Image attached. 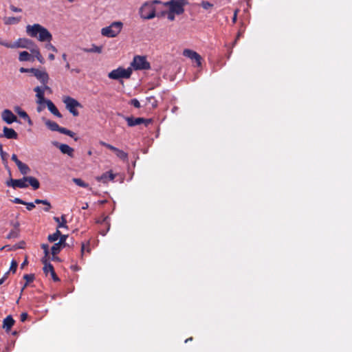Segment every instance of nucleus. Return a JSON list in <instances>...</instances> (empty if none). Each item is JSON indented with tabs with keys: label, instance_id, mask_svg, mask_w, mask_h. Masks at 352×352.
<instances>
[{
	"label": "nucleus",
	"instance_id": "obj_1",
	"mask_svg": "<svg viewBox=\"0 0 352 352\" xmlns=\"http://www.w3.org/2000/svg\"><path fill=\"white\" fill-rule=\"evenodd\" d=\"M26 33L32 38H36L41 42H47L45 47L48 50L57 52V49L50 42L52 40V35L50 31L38 23L34 25H28L26 26Z\"/></svg>",
	"mask_w": 352,
	"mask_h": 352
},
{
	"label": "nucleus",
	"instance_id": "obj_2",
	"mask_svg": "<svg viewBox=\"0 0 352 352\" xmlns=\"http://www.w3.org/2000/svg\"><path fill=\"white\" fill-rule=\"evenodd\" d=\"M27 182L29 183V184L33 188L34 190H37L40 187V183L38 180L32 176L23 177L22 179H10V180L7 181L6 185L8 186H12L14 188H24L28 186Z\"/></svg>",
	"mask_w": 352,
	"mask_h": 352
},
{
	"label": "nucleus",
	"instance_id": "obj_3",
	"mask_svg": "<svg viewBox=\"0 0 352 352\" xmlns=\"http://www.w3.org/2000/svg\"><path fill=\"white\" fill-rule=\"evenodd\" d=\"M159 0L148 1L143 3L140 8V16L144 19H151L155 16V4L160 3Z\"/></svg>",
	"mask_w": 352,
	"mask_h": 352
},
{
	"label": "nucleus",
	"instance_id": "obj_4",
	"mask_svg": "<svg viewBox=\"0 0 352 352\" xmlns=\"http://www.w3.org/2000/svg\"><path fill=\"white\" fill-rule=\"evenodd\" d=\"M123 23L120 21L113 22L109 26L102 28L101 34L104 36L112 38L116 36L122 30Z\"/></svg>",
	"mask_w": 352,
	"mask_h": 352
},
{
	"label": "nucleus",
	"instance_id": "obj_5",
	"mask_svg": "<svg viewBox=\"0 0 352 352\" xmlns=\"http://www.w3.org/2000/svg\"><path fill=\"white\" fill-rule=\"evenodd\" d=\"M131 74L132 69L131 67L124 69L122 67H119L118 68L113 69L111 72H109L108 74V77L110 79L113 80H119L120 78L128 79L131 77Z\"/></svg>",
	"mask_w": 352,
	"mask_h": 352
},
{
	"label": "nucleus",
	"instance_id": "obj_6",
	"mask_svg": "<svg viewBox=\"0 0 352 352\" xmlns=\"http://www.w3.org/2000/svg\"><path fill=\"white\" fill-rule=\"evenodd\" d=\"M188 4L187 0H170L164 3L166 6L169 7V10L177 15L182 14L184 12V7Z\"/></svg>",
	"mask_w": 352,
	"mask_h": 352
},
{
	"label": "nucleus",
	"instance_id": "obj_7",
	"mask_svg": "<svg viewBox=\"0 0 352 352\" xmlns=\"http://www.w3.org/2000/svg\"><path fill=\"white\" fill-rule=\"evenodd\" d=\"M63 102L66 106V109L74 116H78L79 115L78 111L76 109L77 107H82L80 103L76 99L70 96H65L63 99Z\"/></svg>",
	"mask_w": 352,
	"mask_h": 352
},
{
	"label": "nucleus",
	"instance_id": "obj_8",
	"mask_svg": "<svg viewBox=\"0 0 352 352\" xmlns=\"http://www.w3.org/2000/svg\"><path fill=\"white\" fill-rule=\"evenodd\" d=\"M131 67L135 70H146L151 68L150 63L146 60L145 56H135L133 58Z\"/></svg>",
	"mask_w": 352,
	"mask_h": 352
},
{
	"label": "nucleus",
	"instance_id": "obj_9",
	"mask_svg": "<svg viewBox=\"0 0 352 352\" xmlns=\"http://www.w3.org/2000/svg\"><path fill=\"white\" fill-rule=\"evenodd\" d=\"M34 91L36 93V96L37 98L36 102L38 104L37 107V111L41 112L44 109V103L46 102L47 100L45 99V91L41 89V87H36Z\"/></svg>",
	"mask_w": 352,
	"mask_h": 352
},
{
	"label": "nucleus",
	"instance_id": "obj_10",
	"mask_svg": "<svg viewBox=\"0 0 352 352\" xmlns=\"http://www.w3.org/2000/svg\"><path fill=\"white\" fill-rule=\"evenodd\" d=\"M31 73L41 82V84H47L49 80L48 74L43 70L30 68Z\"/></svg>",
	"mask_w": 352,
	"mask_h": 352
},
{
	"label": "nucleus",
	"instance_id": "obj_11",
	"mask_svg": "<svg viewBox=\"0 0 352 352\" xmlns=\"http://www.w3.org/2000/svg\"><path fill=\"white\" fill-rule=\"evenodd\" d=\"M125 120L129 126H134L142 124L147 125L151 122L150 120L144 118L126 117Z\"/></svg>",
	"mask_w": 352,
	"mask_h": 352
},
{
	"label": "nucleus",
	"instance_id": "obj_12",
	"mask_svg": "<svg viewBox=\"0 0 352 352\" xmlns=\"http://www.w3.org/2000/svg\"><path fill=\"white\" fill-rule=\"evenodd\" d=\"M34 204H42L45 205V206H46V207L44 208V210L45 212H49L50 210L52 208V206H51L50 203L47 200H46V199L43 200V199H35L34 203H33V202H25V204H24L23 205L26 206V208H27V209L28 210H32L33 208H35Z\"/></svg>",
	"mask_w": 352,
	"mask_h": 352
},
{
	"label": "nucleus",
	"instance_id": "obj_13",
	"mask_svg": "<svg viewBox=\"0 0 352 352\" xmlns=\"http://www.w3.org/2000/svg\"><path fill=\"white\" fill-rule=\"evenodd\" d=\"M183 55L186 57L190 58L192 60H195L198 67H200L201 65V57L196 52L189 49H186L183 52Z\"/></svg>",
	"mask_w": 352,
	"mask_h": 352
},
{
	"label": "nucleus",
	"instance_id": "obj_14",
	"mask_svg": "<svg viewBox=\"0 0 352 352\" xmlns=\"http://www.w3.org/2000/svg\"><path fill=\"white\" fill-rule=\"evenodd\" d=\"M16 44H17V47L26 48L30 52L37 46L34 41L29 38H19L18 41L16 42Z\"/></svg>",
	"mask_w": 352,
	"mask_h": 352
},
{
	"label": "nucleus",
	"instance_id": "obj_15",
	"mask_svg": "<svg viewBox=\"0 0 352 352\" xmlns=\"http://www.w3.org/2000/svg\"><path fill=\"white\" fill-rule=\"evenodd\" d=\"M54 145L60 149L62 153L66 154L70 157H74V149L66 144H60L54 142Z\"/></svg>",
	"mask_w": 352,
	"mask_h": 352
},
{
	"label": "nucleus",
	"instance_id": "obj_16",
	"mask_svg": "<svg viewBox=\"0 0 352 352\" xmlns=\"http://www.w3.org/2000/svg\"><path fill=\"white\" fill-rule=\"evenodd\" d=\"M1 118L8 124L17 121V117L9 109H5L2 111Z\"/></svg>",
	"mask_w": 352,
	"mask_h": 352
},
{
	"label": "nucleus",
	"instance_id": "obj_17",
	"mask_svg": "<svg viewBox=\"0 0 352 352\" xmlns=\"http://www.w3.org/2000/svg\"><path fill=\"white\" fill-rule=\"evenodd\" d=\"M116 177V175L113 173L112 170L104 173L100 176L96 177V179L99 182L107 184L109 181H113Z\"/></svg>",
	"mask_w": 352,
	"mask_h": 352
},
{
	"label": "nucleus",
	"instance_id": "obj_18",
	"mask_svg": "<svg viewBox=\"0 0 352 352\" xmlns=\"http://www.w3.org/2000/svg\"><path fill=\"white\" fill-rule=\"evenodd\" d=\"M3 134H0V138L5 137L8 139H17L18 133L12 128L4 126L3 129Z\"/></svg>",
	"mask_w": 352,
	"mask_h": 352
},
{
	"label": "nucleus",
	"instance_id": "obj_19",
	"mask_svg": "<svg viewBox=\"0 0 352 352\" xmlns=\"http://www.w3.org/2000/svg\"><path fill=\"white\" fill-rule=\"evenodd\" d=\"M14 320L12 317V316H8L6 318L3 319V328L5 329L6 332L10 331L12 326L14 324Z\"/></svg>",
	"mask_w": 352,
	"mask_h": 352
},
{
	"label": "nucleus",
	"instance_id": "obj_20",
	"mask_svg": "<svg viewBox=\"0 0 352 352\" xmlns=\"http://www.w3.org/2000/svg\"><path fill=\"white\" fill-rule=\"evenodd\" d=\"M45 104L49 111L55 116L58 118H62V114L59 112L54 104L50 100H47Z\"/></svg>",
	"mask_w": 352,
	"mask_h": 352
},
{
	"label": "nucleus",
	"instance_id": "obj_21",
	"mask_svg": "<svg viewBox=\"0 0 352 352\" xmlns=\"http://www.w3.org/2000/svg\"><path fill=\"white\" fill-rule=\"evenodd\" d=\"M45 125L47 126L49 129H50L52 131H58L61 132V129L63 127L59 126V125L54 121H52L50 120H47L45 122Z\"/></svg>",
	"mask_w": 352,
	"mask_h": 352
},
{
	"label": "nucleus",
	"instance_id": "obj_22",
	"mask_svg": "<svg viewBox=\"0 0 352 352\" xmlns=\"http://www.w3.org/2000/svg\"><path fill=\"white\" fill-rule=\"evenodd\" d=\"M19 60L20 61H34V58L28 52L23 51L20 52Z\"/></svg>",
	"mask_w": 352,
	"mask_h": 352
},
{
	"label": "nucleus",
	"instance_id": "obj_23",
	"mask_svg": "<svg viewBox=\"0 0 352 352\" xmlns=\"http://www.w3.org/2000/svg\"><path fill=\"white\" fill-rule=\"evenodd\" d=\"M54 220L58 223V228H67L66 216L63 214L60 218L57 217H54Z\"/></svg>",
	"mask_w": 352,
	"mask_h": 352
},
{
	"label": "nucleus",
	"instance_id": "obj_24",
	"mask_svg": "<svg viewBox=\"0 0 352 352\" xmlns=\"http://www.w3.org/2000/svg\"><path fill=\"white\" fill-rule=\"evenodd\" d=\"M113 152L116 154V155L119 159H120L124 162L128 161V158H129L128 153L124 152V151L116 148V150Z\"/></svg>",
	"mask_w": 352,
	"mask_h": 352
},
{
	"label": "nucleus",
	"instance_id": "obj_25",
	"mask_svg": "<svg viewBox=\"0 0 352 352\" xmlns=\"http://www.w3.org/2000/svg\"><path fill=\"white\" fill-rule=\"evenodd\" d=\"M16 166L19 170H20L21 173L23 175L28 174L30 170L29 166L27 164L23 163L22 162H19Z\"/></svg>",
	"mask_w": 352,
	"mask_h": 352
},
{
	"label": "nucleus",
	"instance_id": "obj_26",
	"mask_svg": "<svg viewBox=\"0 0 352 352\" xmlns=\"http://www.w3.org/2000/svg\"><path fill=\"white\" fill-rule=\"evenodd\" d=\"M18 227H19V223H16V225L14 226V228L12 229L8 234L7 239H15L19 236V230Z\"/></svg>",
	"mask_w": 352,
	"mask_h": 352
},
{
	"label": "nucleus",
	"instance_id": "obj_27",
	"mask_svg": "<svg viewBox=\"0 0 352 352\" xmlns=\"http://www.w3.org/2000/svg\"><path fill=\"white\" fill-rule=\"evenodd\" d=\"M31 53L32 54V55L34 56H35L36 58V59L41 63H44V58L42 56V55L40 53V51H39V49L38 47L36 46V47H34V49L32 50V52Z\"/></svg>",
	"mask_w": 352,
	"mask_h": 352
},
{
	"label": "nucleus",
	"instance_id": "obj_28",
	"mask_svg": "<svg viewBox=\"0 0 352 352\" xmlns=\"http://www.w3.org/2000/svg\"><path fill=\"white\" fill-rule=\"evenodd\" d=\"M23 278L26 280V283H25V285H23V287H22L21 289V292H23V291L24 290V289L28 286V285L30 283H32L33 282V280H34V275L32 274H25L23 276Z\"/></svg>",
	"mask_w": 352,
	"mask_h": 352
},
{
	"label": "nucleus",
	"instance_id": "obj_29",
	"mask_svg": "<svg viewBox=\"0 0 352 352\" xmlns=\"http://www.w3.org/2000/svg\"><path fill=\"white\" fill-rule=\"evenodd\" d=\"M60 236H61V232L58 229H57L56 231L54 234H50L48 236L47 239L50 242H54V241H57L58 239H60Z\"/></svg>",
	"mask_w": 352,
	"mask_h": 352
},
{
	"label": "nucleus",
	"instance_id": "obj_30",
	"mask_svg": "<svg viewBox=\"0 0 352 352\" xmlns=\"http://www.w3.org/2000/svg\"><path fill=\"white\" fill-rule=\"evenodd\" d=\"M21 21V17L10 16L5 19L6 25L17 24Z\"/></svg>",
	"mask_w": 352,
	"mask_h": 352
},
{
	"label": "nucleus",
	"instance_id": "obj_31",
	"mask_svg": "<svg viewBox=\"0 0 352 352\" xmlns=\"http://www.w3.org/2000/svg\"><path fill=\"white\" fill-rule=\"evenodd\" d=\"M102 46H97V45H92L91 48L84 49V51L86 52H89V53H98V54H100L102 52Z\"/></svg>",
	"mask_w": 352,
	"mask_h": 352
},
{
	"label": "nucleus",
	"instance_id": "obj_32",
	"mask_svg": "<svg viewBox=\"0 0 352 352\" xmlns=\"http://www.w3.org/2000/svg\"><path fill=\"white\" fill-rule=\"evenodd\" d=\"M62 248H63V246L60 245V243L58 242V243H54L52 245V249H51L52 256L57 255L60 252V251Z\"/></svg>",
	"mask_w": 352,
	"mask_h": 352
},
{
	"label": "nucleus",
	"instance_id": "obj_33",
	"mask_svg": "<svg viewBox=\"0 0 352 352\" xmlns=\"http://www.w3.org/2000/svg\"><path fill=\"white\" fill-rule=\"evenodd\" d=\"M14 111L18 113L20 117L24 118V119H29V116L28 115V113L24 111L23 110H22V109L20 107H14Z\"/></svg>",
	"mask_w": 352,
	"mask_h": 352
},
{
	"label": "nucleus",
	"instance_id": "obj_34",
	"mask_svg": "<svg viewBox=\"0 0 352 352\" xmlns=\"http://www.w3.org/2000/svg\"><path fill=\"white\" fill-rule=\"evenodd\" d=\"M73 182L76 184L78 186L82 187V188H88L89 184L86 182H85L83 180H82L80 178H73L72 179Z\"/></svg>",
	"mask_w": 352,
	"mask_h": 352
},
{
	"label": "nucleus",
	"instance_id": "obj_35",
	"mask_svg": "<svg viewBox=\"0 0 352 352\" xmlns=\"http://www.w3.org/2000/svg\"><path fill=\"white\" fill-rule=\"evenodd\" d=\"M60 133L69 135L71 138H74L76 141L78 140L77 138H74L75 133L66 128L63 127Z\"/></svg>",
	"mask_w": 352,
	"mask_h": 352
},
{
	"label": "nucleus",
	"instance_id": "obj_36",
	"mask_svg": "<svg viewBox=\"0 0 352 352\" xmlns=\"http://www.w3.org/2000/svg\"><path fill=\"white\" fill-rule=\"evenodd\" d=\"M0 45L5 46L8 48H17V44H16V43H8V42L3 41L1 38H0Z\"/></svg>",
	"mask_w": 352,
	"mask_h": 352
},
{
	"label": "nucleus",
	"instance_id": "obj_37",
	"mask_svg": "<svg viewBox=\"0 0 352 352\" xmlns=\"http://www.w3.org/2000/svg\"><path fill=\"white\" fill-rule=\"evenodd\" d=\"M67 237H68V235H65V234H61V236H60L58 243H60V245L63 246V248L69 246V245L66 242V239Z\"/></svg>",
	"mask_w": 352,
	"mask_h": 352
},
{
	"label": "nucleus",
	"instance_id": "obj_38",
	"mask_svg": "<svg viewBox=\"0 0 352 352\" xmlns=\"http://www.w3.org/2000/svg\"><path fill=\"white\" fill-rule=\"evenodd\" d=\"M43 270L45 275H47L49 272H52L54 269L53 265L51 263H50L44 265Z\"/></svg>",
	"mask_w": 352,
	"mask_h": 352
},
{
	"label": "nucleus",
	"instance_id": "obj_39",
	"mask_svg": "<svg viewBox=\"0 0 352 352\" xmlns=\"http://www.w3.org/2000/svg\"><path fill=\"white\" fill-rule=\"evenodd\" d=\"M18 266V263L15 260H12L11 262V265L10 267V269L8 272H9V274L12 272V274H14L16 271V268Z\"/></svg>",
	"mask_w": 352,
	"mask_h": 352
},
{
	"label": "nucleus",
	"instance_id": "obj_40",
	"mask_svg": "<svg viewBox=\"0 0 352 352\" xmlns=\"http://www.w3.org/2000/svg\"><path fill=\"white\" fill-rule=\"evenodd\" d=\"M0 155L3 162L7 160L8 154L3 151L2 144H0Z\"/></svg>",
	"mask_w": 352,
	"mask_h": 352
},
{
	"label": "nucleus",
	"instance_id": "obj_41",
	"mask_svg": "<svg viewBox=\"0 0 352 352\" xmlns=\"http://www.w3.org/2000/svg\"><path fill=\"white\" fill-rule=\"evenodd\" d=\"M201 6L205 9V10H208L211 8L213 7V4H212L211 3H210L209 1H203L201 3Z\"/></svg>",
	"mask_w": 352,
	"mask_h": 352
},
{
	"label": "nucleus",
	"instance_id": "obj_42",
	"mask_svg": "<svg viewBox=\"0 0 352 352\" xmlns=\"http://www.w3.org/2000/svg\"><path fill=\"white\" fill-rule=\"evenodd\" d=\"M129 104H130L131 105H133L134 107L138 108V109L141 107L140 102L136 98L131 99L129 101Z\"/></svg>",
	"mask_w": 352,
	"mask_h": 352
},
{
	"label": "nucleus",
	"instance_id": "obj_43",
	"mask_svg": "<svg viewBox=\"0 0 352 352\" xmlns=\"http://www.w3.org/2000/svg\"><path fill=\"white\" fill-rule=\"evenodd\" d=\"M147 100L151 104L153 107H156L157 106V101L154 96L148 97Z\"/></svg>",
	"mask_w": 352,
	"mask_h": 352
},
{
	"label": "nucleus",
	"instance_id": "obj_44",
	"mask_svg": "<svg viewBox=\"0 0 352 352\" xmlns=\"http://www.w3.org/2000/svg\"><path fill=\"white\" fill-rule=\"evenodd\" d=\"M100 144L104 147H106L107 148L112 151H114L116 148V147L112 146L111 144H108V143H106L104 142H100Z\"/></svg>",
	"mask_w": 352,
	"mask_h": 352
},
{
	"label": "nucleus",
	"instance_id": "obj_45",
	"mask_svg": "<svg viewBox=\"0 0 352 352\" xmlns=\"http://www.w3.org/2000/svg\"><path fill=\"white\" fill-rule=\"evenodd\" d=\"M41 248L43 250L44 254L45 256H49L50 252H49V245L47 244H42Z\"/></svg>",
	"mask_w": 352,
	"mask_h": 352
},
{
	"label": "nucleus",
	"instance_id": "obj_46",
	"mask_svg": "<svg viewBox=\"0 0 352 352\" xmlns=\"http://www.w3.org/2000/svg\"><path fill=\"white\" fill-rule=\"evenodd\" d=\"M175 13L172 12L170 10L167 13V18L169 21H174L175 20Z\"/></svg>",
	"mask_w": 352,
	"mask_h": 352
},
{
	"label": "nucleus",
	"instance_id": "obj_47",
	"mask_svg": "<svg viewBox=\"0 0 352 352\" xmlns=\"http://www.w3.org/2000/svg\"><path fill=\"white\" fill-rule=\"evenodd\" d=\"M9 272H6L3 276L0 278V285H2L4 281L8 278Z\"/></svg>",
	"mask_w": 352,
	"mask_h": 352
},
{
	"label": "nucleus",
	"instance_id": "obj_48",
	"mask_svg": "<svg viewBox=\"0 0 352 352\" xmlns=\"http://www.w3.org/2000/svg\"><path fill=\"white\" fill-rule=\"evenodd\" d=\"M13 203L14 204H25V201H24L23 200H22L20 198H14L12 201Z\"/></svg>",
	"mask_w": 352,
	"mask_h": 352
},
{
	"label": "nucleus",
	"instance_id": "obj_49",
	"mask_svg": "<svg viewBox=\"0 0 352 352\" xmlns=\"http://www.w3.org/2000/svg\"><path fill=\"white\" fill-rule=\"evenodd\" d=\"M49 256H44L42 258H41V262L43 265H45V264H50V263H49Z\"/></svg>",
	"mask_w": 352,
	"mask_h": 352
},
{
	"label": "nucleus",
	"instance_id": "obj_50",
	"mask_svg": "<svg viewBox=\"0 0 352 352\" xmlns=\"http://www.w3.org/2000/svg\"><path fill=\"white\" fill-rule=\"evenodd\" d=\"M50 274H51V276H52V278L54 280V281H58L59 280V278L58 277V276L56 275L54 270L50 272Z\"/></svg>",
	"mask_w": 352,
	"mask_h": 352
},
{
	"label": "nucleus",
	"instance_id": "obj_51",
	"mask_svg": "<svg viewBox=\"0 0 352 352\" xmlns=\"http://www.w3.org/2000/svg\"><path fill=\"white\" fill-rule=\"evenodd\" d=\"M10 9L12 11V12H22V10L19 8H16L13 5H11L10 6Z\"/></svg>",
	"mask_w": 352,
	"mask_h": 352
},
{
	"label": "nucleus",
	"instance_id": "obj_52",
	"mask_svg": "<svg viewBox=\"0 0 352 352\" xmlns=\"http://www.w3.org/2000/svg\"><path fill=\"white\" fill-rule=\"evenodd\" d=\"M28 314L26 312H23L21 314L20 319L21 322H24L27 320Z\"/></svg>",
	"mask_w": 352,
	"mask_h": 352
},
{
	"label": "nucleus",
	"instance_id": "obj_53",
	"mask_svg": "<svg viewBox=\"0 0 352 352\" xmlns=\"http://www.w3.org/2000/svg\"><path fill=\"white\" fill-rule=\"evenodd\" d=\"M11 159H12V161H14V162H15L16 165V164H18L19 162H21V161L18 159V157H17V156H16V154H12V158H11Z\"/></svg>",
	"mask_w": 352,
	"mask_h": 352
},
{
	"label": "nucleus",
	"instance_id": "obj_54",
	"mask_svg": "<svg viewBox=\"0 0 352 352\" xmlns=\"http://www.w3.org/2000/svg\"><path fill=\"white\" fill-rule=\"evenodd\" d=\"M43 86L41 87V89H43V90L45 91H49L50 92L52 91L50 87L47 86V84H42Z\"/></svg>",
	"mask_w": 352,
	"mask_h": 352
},
{
	"label": "nucleus",
	"instance_id": "obj_55",
	"mask_svg": "<svg viewBox=\"0 0 352 352\" xmlns=\"http://www.w3.org/2000/svg\"><path fill=\"white\" fill-rule=\"evenodd\" d=\"M43 86L41 87V89H43V90L45 91H49L50 92L52 91L50 87L47 86V84H42Z\"/></svg>",
	"mask_w": 352,
	"mask_h": 352
},
{
	"label": "nucleus",
	"instance_id": "obj_56",
	"mask_svg": "<svg viewBox=\"0 0 352 352\" xmlns=\"http://www.w3.org/2000/svg\"><path fill=\"white\" fill-rule=\"evenodd\" d=\"M239 12V10H235L234 11V15H233V17H232V22L234 23H235L236 22V20H237V13Z\"/></svg>",
	"mask_w": 352,
	"mask_h": 352
},
{
	"label": "nucleus",
	"instance_id": "obj_57",
	"mask_svg": "<svg viewBox=\"0 0 352 352\" xmlns=\"http://www.w3.org/2000/svg\"><path fill=\"white\" fill-rule=\"evenodd\" d=\"M19 71L21 73H27V72H31L30 69H26L24 67H21L19 69Z\"/></svg>",
	"mask_w": 352,
	"mask_h": 352
},
{
	"label": "nucleus",
	"instance_id": "obj_58",
	"mask_svg": "<svg viewBox=\"0 0 352 352\" xmlns=\"http://www.w3.org/2000/svg\"><path fill=\"white\" fill-rule=\"evenodd\" d=\"M48 58L50 60H54L55 58V56L53 54H50L48 56Z\"/></svg>",
	"mask_w": 352,
	"mask_h": 352
},
{
	"label": "nucleus",
	"instance_id": "obj_59",
	"mask_svg": "<svg viewBox=\"0 0 352 352\" xmlns=\"http://www.w3.org/2000/svg\"><path fill=\"white\" fill-rule=\"evenodd\" d=\"M84 251H85V244L82 243V245H81V254H82V256L83 255Z\"/></svg>",
	"mask_w": 352,
	"mask_h": 352
},
{
	"label": "nucleus",
	"instance_id": "obj_60",
	"mask_svg": "<svg viewBox=\"0 0 352 352\" xmlns=\"http://www.w3.org/2000/svg\"><path fill=\"white\" fill-rule=\"evenodd\" d=\"M88 207H89L88 203H85V205L82 207V210H86V209L88 208Z\"/></svg>",
	"mask_w": 352,
	"mask_h": 352
},
{
	"label": "nucleus",
	"instance_id": "obj_61",
	"mask_svg": "<svg viewBox=\"0 0 352 352\" xmlns=\"http://www.w3.org/2000/svg\"><path fill=\"white\" fill-rule=\"evenodd\" d=\"M28 264V261H27V258L23 262V263L21 264V268H23L25 265Z\"/></svg>",
	"mask_w": 352,
	"mask_h": 352
},
{
	"label": "nucleus",
	"instance_id": "obj_62",
	"mask_svg": "<svg viewBox=\"0 0 352 352\" xmlns=\"http://www.w3.org/2000/svg\"><path fill=\"white\" fill-rule=\"evenodd\" d=\"M72 268L74 270V271H78L79 270V267L76 265H73L72 266Z\"/></svg>",
	"mask_w": 352,
	"mask_h": 352
},
{
	"label": "nucleus",
	"instance_id": "obj_63",
	"mask_svg": "<svg viewBox=\"0 0 352 352\" xmlns=\"http://www.w3.org/2000/svg\"><path fill=\"white\" fill-rule=\"evenodd\" d=\"M52 261H58V260H59V258H58V257H57V256H56H56H52Z\"/></svg>",
	"mask_w": 352,
	"mask_h": 352
},
{
	"label": "nucleus",
	"instance_id": "obj_64",
	"mask_svg": "<svg viewBox=\"0 0 352 352\" xmlns=\"http://www.w3.org/2000/svg\"><path fill=\"white\" fill-rule=\"evenodd\" d=\"M62 58H63V59L65 61H66V60H67V55H66V54H63L62 55Z\"/></svg>",
	"mask_w": 352,
	"mask_h": 352
}]
</instances>
